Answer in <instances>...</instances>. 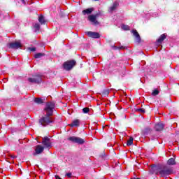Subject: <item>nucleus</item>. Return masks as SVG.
Segmentation results:
<instances>
[{"mask_svg":"<svg viewBox=\"0 0 179 179\" xmlns=\"http://www.w3.org/2000/svg\"><path fill=\"white\" fill-rule=\"evenodd\" d=\"M133 143H134V138L129 137L127 143V146H131L132 145Z\"/></svg>","mask_w":179,"mask_h":179,"instance_id":"22","label":"nucleus"},{"mask_svg":"<svg viewBox=\"0 0 179 179\" xmlns=\"http://www.w3.org/2000/svg\"><path fill=\"white\" fill-rule=\"evenodd\" d=\"M66 176L68 177L69 178H72V173H67L66 174Z\"/></svg>","mask_w":179,"mask_h":179,"instance_id":"29","label":"nucleus"},{"mask_svg":"<svg viewBox=\"0 0 179 179\" xmlns=\"http://www.w3.org/2000/svg\"><path fill=\"white\" fill-rule=\"evenodd\" d=\"M34 29H36V31H40V24L36 23L34 26Z\"/></svg>","mask_w":179,"mask_h":179,"instance_id":"26","label":"nucleus"},{"mask_svg":"<svg viewBox=\"0 0 179 179\" xmlns=\"http://www.w3.org/2000/svg\"><path fill=\"white\" fill-rule=\"evenodd\" d=\"M152 133V129L150 127H146L145 129L142 130V134L143 135H148V134Z\"/></svg>","mask_w":179,"mask_h":179,"instance_id":"19","label":"nucleus"},{"mask_svg":"<svg viewBox=\"0 0 179 179\" xmlns=\"http://www.w3.org/2000/svg\"><path fill=\"white\" fill-rule=\"evenodd\" d=\"M122 30H124L125 31H128L129 30H131V28H129V26L128 25H125V24H122Z\"/></svg>","mask_w":179,"mask_h":179,"instance_id":"23","label":"nucleus"},{"mask_svg":"<svg viewBox=\"0 0 179 179\" xmlns=\"http://www.w3.org/2000/svg\"><path fill=\"white\" fill-rule=\"evenodd\" d=\"M11 157H13V159H15V157H13V156H11Z\"/></svg>","mask_w":179,"mask_h":179,"instance_id":"32","label":"nucleus"},{"mask_svg":"<svg viewBox=\"0 0 179 179\" xmlns=\"http://www.w3.org/2000/svg\"><path fill=\"white\" fill-rule=\"evenodd\" d=\"M93 10H94V8H87L83 10V15H90Z\"/></svg>","mask_w":179,"mask_h":179,"instance_id":"17","label":"nucleus"},{"mask_svg":"<svg viewBox=\"0 0 179 179\" xmlns=\"http://www.w3.org/2000/svg\"><path fill=\"white\" fill-rule=\"evenodd\" d=\"M28 82H30L31 83H35L36 85H40V83L42 82L41 76L39 74L33 76L31 78H28Z\"/></svg>","mask_w":179,"mask_h":179,"instance_id":"4","label":"nucleus"},{"mask_svg":"<svg viewBox=\"0 0 179 179\" xmlns=\"http://www.w3.org/2000/svg\"><path fill=\"white\" fill-rule=\"evenodd\" d=\"M166 38H167V35H166V34H162L157 39V43H158L159 44H162L164 41V40H166Z\"/></svg>","mask_w":179,"mask_h":179,"instance_id":"14","label":"nucleus"},{"mask_svg":"<svg viewBox=\"0 0 179 179\" xmlns=\"http://www.w3.org/2000/svg\"><path fill=\"white\" fill-rule=\"evenodd\" d=\"M42 145H43L44 148H51V139L48 136H45L43 138Z\"/></svg>","mask_w":179,"mask_h":179,"instance_id":"10","label":"nucleus"},{"mask_svg":"<svg viewBox=\"0 0 179 179\" xmlns=\"http://www.w3.org/2000/svg\"><path fill=\"white\" fill-rule=\"evenodd\" d=\"M28 50L29 51L34 52V51H36V48H28Z\"/></svg>","mask_w":179,"mask_h":179,"instance_id":"30","label":"nucleus"},{"mask_svg":"<svg viewBox=\"0 0 179 179\" xmlns=\"http://www.w3.org/2000/svg\"><path fill=\"white\" fill-rule=\"evenodd\" d=\"M38 22L41 24H47V20L44 18V15H40L38 17Z\"/></svg>","mask_w":179,"mask_h":179,"instance_id":"16","label":"nucleus"},{"mask_svg":"<svg viewBox=\"0 0 179 179\" xmlns=\"http://www.w3.org/2000/svg\"><path fill=\"white\" fill-rule=\"evenodd\" d=\"M34 101L36 103V104H43L44 103V100H43L41 98H34Z\"/></svg>","mask_w":179,"mask_h":179,"instance_id":"20","label":"nucleus"},{"mask_svg":"<svg viewBox=\"0 0 179 179\" xmlns=\"http://www.w3.org/2000/svg\"><path fill=\"white\" fill-rule=\"evenodd\" d=\"M159 93H160V91H159L157 89H155L152 92V96H157V94H159Z\"/></svg>","mask_w":179,"mask_h":179,"instance_id":"25","label":"nucleus"},{"mask_svg":"<svg viewBox=\"0 0 179 179\" xmlns=\"http://www.w3.org/2000/svg\"><path fill=\"white\" fill-rule=\"evenodd\" d=\"M99 14L96 13L95 15H90L88 16L87 20L94 24V26H97L98 24H100V22L97 20V17H99Z\"/></svg>","mask_w":179,"mask_h":179,"instance_id":"5","label":"nucleus"},{"mask_svg":"<svg viewBox=\"0 0 179 179\" xmlns=\"http://www.w3.org/2000/svg\"><path fill=\"white\" fill-rule=\"evenodd\" d=\"M131 33L133 34L134 36L136 37L137 43H141V35L138 33L136 29L131 30Z\"/></svg>","mask_w":179,"mask_h":179,"instance_id":"12","label":"nucleus"},{"mask_svg":"<svg viewBox=\"0 0 179 179\" xmlns=\"http://www.w3.org/2000/svg\"><path fill=\"white\" fill-rule=\"evenodd\" d=\"M85 34L90 38H100V34L99 32L88 31L85 32Z\"/></svg>","mask_w":179,"mask_h":179,"instance_id":"9","label":"nucleus"},{"mask_svg":"<svg viewBox=\"0 0 179 179\" xmlns=\"http://www.w3.org/2000/svg\"><path fill=\"white\" fill-rule=\"evenodd\" d=\"M69 125V127H71V128H73V127H80V120L76 119L73 120L72 123Z\"/></svg>","mask_w":179,"mask_h":179,"instance_id":"13","label":"nucleus"},{"mask_svg":"<svg viewBox=\"0 0 179 179\" xmlns=\"http://www.w3.org/2000/svg\"><path fill=\"white\" fill-rule=\"evenodd\" d=\"M94 1H99V0H94Z\"/></svg>","mask_w":179,"mask_h":179,"instance_id":"33","label":"nucleus"},{"mask_svg":"<svg viewBox=\"0 0 179 179\" xmlns=\"http://www.w3.org/2000/svg\"><path fill=\"white\" fill-rule=\"evenodd\" d=\"M44 152V147L41 145H37L35 147V150L33 153V156H37V155H41Z\"/></svg>","mask_w":179,"mask_h":179,"instance_id":"8","label":"nucleus"},{"mask_svg":"<svg viewBox=\"0 0 179 179\" xmlns=\"http://www.w3.org/2000/svg\"><path fill=\"white\" fill-rule=\"evenodd\" d=\"M68 141H71L73 143H78V145L85 143V140L80 137L71 136L68 138Z\"/></svg>","mask_w":179,"mask_h":179,"instance_id":"6","label":"nucleus"},{"mask_svg":"<svg viewBox=\"0 0 179 179\" xmlns=\"http://www.w3.org/2000/svg\"><path fill=\"white\" fill-rule=\"evenodd\" d=\"M150 174H155V176H161L166 177L173 174V168L169 167L167 165H152L150 171Z\"/></svg>","mask_w":179,"mask_h":179,"instance_id":"2","label":"nucleus"},{"mask_svg":"<svg viewBox=\"0 0 179 179\" xmlns=\"http://www.w3.org/2000/svg\"><path fill=\"white\" fill-rule=\"evenodd\" d=\"M41 57H45V53H36L34 55L35 59L41 58Z\"/></svg>","mask_w":179,"mask_h":179,"instance_id":"21","label":"nucleus"},{"mask_svg":"<svg viewBox=\"0 0 179 179\" xmlns=\"http://www.w3.org/2000/svg\"><path fill=\"white\" fill-rule=\"evenodd\" d=\"M167 164H168V166H176V164H177V162H176V159L175 158H170L167 161Z\"/></svg>","mask_w":179,"mask_h":179,"instance_id":"15","label":"nucleus"},{"mask_svg":"<svg viewBox=\"0 0 179 179\" xmlns=\"http://www.w3.org/2000/svg\"><path fill=\"white\" fill-rule=\"evenodd\" d=\"M110 94V90H104L102 92V96H108Z\"/></svg>","mask_w":179,"mask_h":179,"instance_id":"24","label":"nucleus"},{"mask_svg":"<svg viewBox=\"0 0 179 179\" xmlns=\"http://www.w3.org/2000/svg\"><path fill=\"white\" fill-rule=\"evenodd\" d=\"M76 65V61L69 60L63 64V68L65 71H71Z\"/></svg>","mask_w":179,"mask_h":179,"instance_id":"3","label":"nucleus"},{"mask_svg":"<svg viewBox=\"0 0 179 179\" xmlns=\"http://www.w3.org/2000/svg\"><path fill=\"white\" fill-rule=\"evenodd\" d=\"M21 1L22 2V3H24V5H26V1H24V0H21Z\"/></svg>","mask_w":179,"mask_h":179,"instance_id":"31","label":"nucleus"},{"mask_svg":"<svg viewBox=\"0 0 179 179\" xmlns=\"http://www.w3.org/2000/svg\"><path fill=\"white\" fill-rule=\"evenodd\" d=\"M89 111H90V108L85 107L83 109V113L84 114H87V113H89Z\"/></svg>","mask_w":179,"mask_h":179,"instance_id":"27","label":"nucleus"},{"mask_svg":"<svg viewBox=\"0 0 179 179\" xmlns=\"http://www.w3.org/2000/svg\"><path fill=\"white\" fill-rule=\"evenodd\" d=\"M155 129L157 132H160V131H163L164 129V124L163 123H157L155 125Z\"/></svg>","mask_w":179,"mask_h":179,"instance_id":"11","label":"nucleus"},{"mask_svg":"<svg viewBox=\"0 0 179 179\" xmlns=\"http://www.w3.org/2000/svg\"><path fill=\"white\" fill-rule=\"evenodd\" d=\"M136 111L138 113H141L142 114L145 113V109L144 108H137L136 109Z\"/></svg>","mask_w":179,"mask_h":179,"instance_id":"28","label":"nucleus"},{"mask_svg":"<svg viewBox=\"0 0 179 179\" xmlns=\"http://www.w3.org/2000/svg\"><path fill=\"white\" fill-rule=\"evenodd\" d=\"M120 6V3L117 1H115V3H113V6H111L110 8V12H113V10H115L117 9V7H118Z\"/></svg>","mask_w":179,"mask_h":179,"instance_id":"18","label":"nucleus"},{"mask_svg":"<svg viewBox=\"0 0 179 179\" xmlns=\"http://www.w3.org/2000/svg\"><path fill=\"white\" fill-rule=\"evenodd\" d=\"M55 108V102L50 101L46 103V106L44 108V110L46 111V114L38 120L39 125H41V127H48V125L54 122V120H52V117H51V116H52L54 114Z\"/></svg>","mask_w":179,"mask_h":179,"instance_id":"1","label":"nucleus"},{"mask_svg":"<svg viewBox=\"0 0 179 179\" xmlns=\"http://www.w3.org/2000/svg\"><path fill=\"white\" fill-rule=\"evenodd\" d=\"M8 48H11L12 50H19V48H22V43L19 41L10 43Z\"/></svg>","mask_w":179,"mask_h":179,"instance_id":"7","label":"nucleus"}]
</instances>
